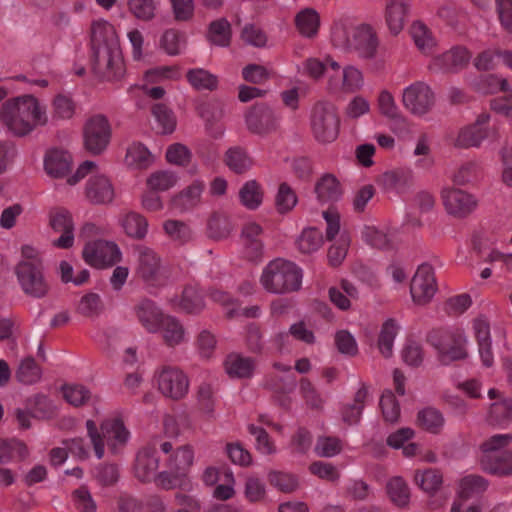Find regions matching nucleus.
Instances as JSON below:
<instances>
[{
	"label": "nucleus",
	"mask_w": 512,
	"mask_h": 512,
	"mask_svg": "<svg viewBox=\"0 0 512 512\" xmlns=\"http://www.w3.org/2000/svg\"><path fill=\"white\" fill-rule=\"evenodd\" d=\"M48 121L46 106L32 94L9 98L0 107V122L15 137H25Z\"/></svg>",
	"instance_id": "nucleus-1"
},
{
	"label": "nucleus",
	"mask_w": 512,
	"mask_h": 512,
	"mask_svg": "<svg viewBox=\"0 0 512 512\" xmlns=\"http://www.w3.org/2000/svg\"><path fill=\"white\" fill-rule=\"evenodd\" d=\"M93 71L101 79L113 81L124 73V64L114 27L107 21L92 24Z\"/></svg>",
	"instance_id": "nucleus-2"
},
{
	"label": "nucleus",
	"mask_w": 512,
	"mask_h": 512,
	"mask_svg": "<svg viewBox=\"0 0 512 512\" xmlns=\"http://www.w3.org/2000/svg\"><path fill=\"white\" fill-rule=\"evenodd\" d=\"M17 281L23 293L29 297L44 298L50 286L44 276L41 254L31 245H23L21 259L14 268Z\"/></svg>",
	"instance_id": "nucleus-3"
},
{
	"label": "nucleus",
	"mask_w": 512,
	"mask_h": 512,
	"mask_svg": "<svg viewBox=\"0 0 512 512\" xmlns=\"http://www.w3.org/2000/svg\"><path fill=\"white\" fill-rule=\"evenodd\" d=\"M302 277V270L295 263L276 258L263 268L259 281L268 293L287 294L300 289Z\"/></svg>",
	"instance_id": "nucleus-4"
},
{
	"label": "nucleus",
	"mask_w": 512,
	"mask_h": 512,
	"mask_svg": "<svg viewBox=\"0 0 512 512\" xmlns=\"http://www.w3.org/2000/svg\"><path fill=\"white\" fill-rule=\"evenodd\" d=\"M86 428L98 459L104 456L105 444L113 453H116L126 445L130 437L123 422L117 418L103 421L100 427L101 433L98 432L96 424L92 420L86 422Z\"/></svg>",
	"instance_id": "nucleus-5"
},
{
	"label": "nucleus",
	"mask_w": 512,
	"mask_h": 512,
	"mask_svg": "<svg viewBox=\"0 0 512 512\" xmlns=\"http://www.w3.org/2000/svg\"><path fill=\"white\" fill-rule=\"evenodd\" d=\"M310 128L319 143L335 141L340 130V117L336 106L327 101L317 102L311 110Z\"/></svg>",
	"instance_id": "nucleus-6"
},
{
	"label": "nucleus",
	"mask_w": 512,
	"mask_h": 512,
	"mask_svg": "<svg viewBox=\"0 0 512 512\" xmlns=\"http://www.w3.org/2000/svg\"><path fill=\"white\" fill-rule=\"evenodd\" d=\"M428 341L436 349L438 358L443 364L465 359L468 355V337L463 329L433 331Z\"/></svg>",
	"instance_id": "nucleus-7"
},
{
	"label": "nucleus",
	"mask_w": 512,
	"mask_h": 512,
	"mask_svg": "<svg viewBox=\"0 0 512 512\" xmlns=\"http://www.w3.org/2000/svg\"><path fill=\"white\" fill-rule=\"evenodd\" d=\"M136 274L152 286H162L172 278L171 267L164 263L160 256L151 248L137 246Z\"/></svg>",
	"instance_id": "nucleus-8"
},
{
	"label": "nucleus",
	"mask_w": 512,
	"mask_h": 512,
	"mask_svg": "<svg viewBox=\"0 0 512 512\" xmlns=\"http://www.w3.org/2000/svg\"><path fill=\"white\" fill-rule=\"evenodd\" d=\"M490 116L486 113L480 114L476 121L462 127L453 141L457 148L479 147L485 139L498 140L499 133L496 126H489Z\"/></svg>",
	"instance_id": "nucleus-9"
},
{
	"label": "nucleus",
	"mask_w": 512,
	"mask_h": 512,
	"mask_svg": "<svg viewBox=\"0 0 512 512\" xmlns=\"http://www.w3.org/2000/svg\"><path fill=\"white\" fill-rule=\"evenodd\" d=\"M328 71L327 89L331 93H354L364 85V76L360 69L348 65L341 69L338 62L331 60Z\"/></svg>",
	"instance_id": "nucleus-10"
},
{
	"label": "nucleus",
	"mask_w": 512,
	"mask_h": 512,
	"mask_svg": "<svg viewBox=\"0 0 512 512\" xmlns=\"http://www.w3.org/2000/svg\"><path fill=\"white\" fill-rule=\"evenodd\" d=\"M83 260L91 267L102 269L121 261L122 253L112 241H88L82 250Z\"/></svg>",
	"instance_id": "nucleus-11"
},
{
	"label": "nucleus",
	"mask_w": 512,
	"mask_h": 512,
	"mask_svg": "<svg viewBox=\"0 0 512 512\" xmlns=\"http://www.w3.org/2000/svg\"><path fill=\"white\" fill-rule=\"evenodd\" d=\"M159 391L173 400L185 397L189 390L187 375L176 366H163L156 372Z\"/></svg>",
	"instance_id": "nucleus-12"
},
{
	"label": "nucleus",
	"mask_w": 512,
	"mask_h": 512,
	"mask_svg": "<svg viewBox=\"0 0 512 512\" xmlns=\"http://www.w3.org/2000/svg\"><path fill=\"white\" fill-rule=\"evenodd\" d=\"M111 138V126L103 115L91 117L84 127V143L86 149L93 154L102 153Z\"/></svg>",
	"instance_id": "nucleus-13"
},
{
	"label": "nucleus",
	"mask_w": 512,
	"mask_h": 512,
	"mask_svg": "<svg viewBox=\"0 0 512 512\" xmlns=\"http://www.w3.org/2000/svg\"><path fill=\"white\" fill-rule=\"evenodd\" d=\"M437 291V282L434 269L430 264L423 263L418 266L410 284V293L413 301L419 305L428 303Z\"/></svg>",
	"instance_id": "nucleus-14"
},
{
	"label": "nucleus",
	"mask_w": 512,
	"mask_h": 512,
	"mask_svg": "<svg viewBox=\"0 0 512 512\" xmlns=\"http://www.w3.org/2000/svg\"><path fill=\"white\" fill-rule=\"evenodd\" d=\"M403 104L414 115L423 116L435 103V96L428 85L416 82L403 92Z\"/></svg>",
	"instance_id": "nucleus-15"
},
{
	"label": "nucleus",
	"mask_w": 512,
	"mask_h": 512,
	"mask_svg": "<svg viewBox=\"0 0 512 512\" xmlns=\"http://www.w3.org/2000/svg\"><path fill=\"white\" fill-rule=\"evenodd\" d=\"M441 197L447 213L456 218L467 217L478 206L476 197L461 189L445 188Z\"/></svg>",
	"instance_id": "nucleus-16"
},
{
	"label": "nucleus",
	"mask_w": 512,
	"mask_h": 512,
	"mask_svg": "<svg viewBox=\"0 0 512 512\" xmlns=\"http://www.w3.org/2000/svg\"><path fill=\"white\" fill-rule=\"evenodd\" d=\"M84 195L93 205H110L116 197V191L107 175L94 173L86 182Z\"/></svg>",
	"instance_id": "nucleus-17"
},
{
	"label": "nucleus",
	"mask_w": 512,
	"mask_h": 512,
	"mask_svg": "<svg viewBox=\"0 0 512 512\" xmlns=\"http://www.w3.org/2000/svg\"><path fill=\"white\" fill-rule=\"evenodd\" d=\"M49 225L60 237L53 240V246L60 249H69L74 244V221L69 211L56 209L49 214Z\"/></svg>",
	"instance_id": "nucleus-18"
},
{
	"label": "nucleus",
	"mask_w": 512,
	"mask_h": 512,
	"mask_svg": "<svg viewBox=\"0 0 512 512\" xmlns=\"http://www.w3.org/2000/svg\"><path fill=\"white\" fill-rule=\"evenodd\" d=\"M279 121V116L265 105H256L245 115L247 129L254 134H267L276 130Z\"/></svg>",
	"instance_id": "nucleus-19"
},
{
	"label": "nucleus",
	"mask_w": 512,
	"mask_h": 512,
	"mask_svg": "<svg viewBox=\"0 0 512 512\" xmlns=\"http://www.w3.org/2000/svg\"><path fill=\"white\" fill-rule=\"evenodd\" d=\"M159 458L156 443L143 447L136 456L134 475L141 482L153 481L158 474Z\"/></svg>",
	"instance_id": "nucleus-20"
},
{
	"label": "nucleus",
	"mask_w": 512,
	"mask_h": 512,
	"mask_svg": "<svg viewBox=\"0 0 512 512\" xmlns=\"http://www.w3.org/2000/svg\"><path fill=\"white\" fill-rule=\"evenodd\" d=\"M353 42L348 51H354L362 59H372L376 56L378 39L376 33L369 25H359L355 32Z\"/></svg>",
	"instance_id": "nucleus-21"
},
{
	"label": "nucleus",
	"mask_w": 512,
	"mask_h": 512,
	"mask_svg": "<svg viewBox=\"0 0 512 512\" xmlns=\"http://www.w3.org/2000/svg\"><path fill=\"white\" fill-rule=\"evenodd\" d=\"M385 10L384 18L389 32L392 35H398L404 28L409 5L407 0H384Z\"/></svg>",
	"instance_id": "nucleus-22"
},
{
	"label": "nucleus",
	"mask_w": 512,
	"mask_h": 512,
	"mask_svg": "<svg viewBox=\"0 0 512 512\" xmlns=\"http://www.w3.org/2000/svg\"><path fill=\"white\" fill-rule=\"evenodd\" d=\"M470 60V54L464 47H453L432 60L431 67L446 72H456L464 68Z\"/></svg>",
	"instance_id": "nucleus-23"
},
{
	"label": "nucleus",
	"mask_w": 512,
	"mask_h": 512,
	"mask_svg": "<svg viewBox=\"0 0 512 512\" xmlns=\"http://www.w3.org/2000/svg\"><path fill=\"white\" fill-rule=\"evenodd\" d=\"M136 315L142 326L150 333H157L168 315L151 300L144 299L136 306Z\"/></svg>",
	"instance_id": "nucleus-24"
},
{
	"label": "nucleus",
	"mask_w": 512,
	"mask_h": 512,
	"mask_svg": "<svg viewBox=\"0 0 512 512\" xmlns=\"http://www.w3.org/2000/svg\"><path fill=\"white\" fill-rule=\"evenodd\" d=\"M71 154L63 149H51L44 158V168L48 175L61 178L68 174L72 168Z\"/></svg>",
	"instance_id": "nucleus-25"
},
{
	"label": "nucleus",
	"mask_w": 512,
	"mask_h": 512,
	"mask_svg": "<svg viewBox=\"0 0 512 512\" xmlns=\"http://www.w3.org/2000/svg\"><path fill=\"white\" fill-rule=\"evenodd\" d=\"M171 303L174 307L188 314L200 313L205 307L202 294L199 292L198 288L193 285L185 286L181 295L174 296L171 299Z\"/></svg>",
	"instance_id": "nucleus-26"
},
{
	"label": "nucleus",
	"mask_w": 512,
	"mask_h": 512,
	"mask_svg": "<svg viewBox=\"0 0 512 512\" xmlns=\"http://www.w3.org/2000/svg\"><path fill=\"white\" fill-rule=\"evenodd\" d=\"M163 342L168 347H176L188 340V334L182 322L174 316L168 315L164 318L159 331Z\"/></svg>",
	"instance_id": "nucleus-27"
},
{
	"label": "nucleus",
	"mask_w": 512,
	"mask_h": 512,
	"mask_svg": "<svg viewBox=\"0 0 512 512\" xmlns=\"http://www.w3.org/2000/svg\"><path fill=\"white\" fill-rule=\"evenodd\" d=\"M224 367L229 377L245 379L253 376L256 368V362L251 357L232 353L226 357Z\"/></svg>",
	"instance_id": "nucleus-28"
},
{
	"label": "nucleus",
	"mask_w": 512,
	"mask_h": 512,
	"mask_svg": "<svg viewBox=\"0 0 512 512\" xmlns=\"http://www.w3.org/2000/svg\"><path fill=\"white\" fill-rule=\"evenodd\" d=\"M480 465L489 474L498 476L512 475V451L505 450L494 456H481Z\"/></svg>",
	"instance_id": "nucleus-29"
},
{
	"label": "nucleus",
	"mask_w": 512,
	"mask_h": 512,
	"mask_svg": "<svg viewBox=\"0 0 512 512\" xmlns=\"http://www.w3.org/2000/svg\"><path fill=\"white\" fill-rule=\"evenodd\" d=\"M315 193L319 203L329 204L338 201L342 196V187L332 174L323 175L315 185Z\"/></svg>",
	"instance_id": "nucleus-30"
},
{
	"label": "nucleus",
	"mask_w": 512,
	"mask_h": 512,
	"mask_svg": "<svg viewBox=\"0 0 512 512\" xmlns=\"http://www.w3.org/2000/svg\"><path fill=\"white\" fill-rule=\"evenodd\" d=\"M204 189V181H193L173 198L174 206L181 211H188L197 207L201 202Z\"/></svg>",
	"instance_id": "nucleus-31"
},
{
	"label": "nucleus",
	"mask_w": 512,
	"mask_h": 512,
	"mask_svg": "<svg viewBox=\"0 0 512 512\" xmlns=\"http://www.w3.org/2000/svg\"><path fill=\"white\" fill-rule=\"evenodd\" d=\"M51 119L53 122L71 120L77 111V104L68 93H58L51 100Z\"/></svg>",
	"instance_id": "nucleus-32"
},
{
	"label": "nucleus",
	"mask_w": 512,
	"mask_h": 512,
	"mask_svg": "<svg viewBox=\"0 0 512 512\" xmlns=\"http://www.w3.org/2000/svg\"><path fill=\"white\" fill-rule=\"evenodd\" d=\"M124 162L131 169H146L153 162V157L146 146L134 142L128 146Z\"/></svg>",
	"instance_id": "nucleus-33"
},
{
	"label": "nucleus",
	"mask_w": 512,
	"mask_h": 512,
	"mask_svg": "<svg viewBox=\"0 0 512 512\" xmlns=\"http://www.w3.org/2000/svg\"><path fill=\"white\" fill-rule=\"evenodd\" d=\"M193 460V450L189 446H182L170 455L167 461V468L182 478L187 479V471L192 466Z\"/></svg>",
	"instance_id": "nucleus-34"
},
{
	"label": "nucleus",
	"mask_w": 512,
	"mask_h": 512,
	"mask_svg": "<svg viewBox=\"0 0 512 512\" xmlns=\"http://www.w3.org/2000/svg\"><path fill=\"white\" fill-rule=\"evenodd\" d=\"M264 198V189L256 180H249L239 190L241 204L249 210L260 207Z\"/></svg>",
	"instance_id": "nucleus-35"
},
{
	"label": "nucleus",
	"mask_w": 512,
	"mask_h": 512,
	"mask_svg": "<svg viewBox=\"0 0 512 512\" xmlns=\"http://www.w3.org/2000/svg\"><path fill=\"white\" fill-rule=\"evenodd\" d=\"M356 31H359V26H354L347 20L336 22L331 32L333 45L344 50H349Z\"/></svg>",
	"instance_id": "nucleus-36"
},
{
	"label": "nucleus",
	"mask_w": 512,
	"mask_h": 512,
	"mask_svg": "<svg viewBox=\"0 0 512 512\" xmlns=\"http://www.w3.org/2000/svg\"><path fill=\"white\" fill-rule=\"evenodd\" d=\"M124 232L131 238L142 239L147 234L148 223L146 219L136 212H128L119 218Z\"/></svg>",
	"instance_id": "nucleus-37"
},
{
	"label": "nucleus",
	"mask_w": 512,
	"mask_h": 512,
	"mask_svg": "<svg viewBox=\"0 0 512 512\" xmlns=\"http://www.w3.org/2000/svg\"><path fill=\"white\" fill-rule=\"evenodd\" d=\"M28 455L29 450L22 441L0 438V463L24 460Z\"/></svg>",
	"instance_id": "nucleus-38"
},
{
	"label": "nucleus",
	"mask_w": 512,
	"mask_h": 512,
	"mask_svg": "<svg viewBox=\"0 0 512 512\" xmlns=\"http://www.w3.org/2000/svg\"><path fill=\"white\" fill-rule=\"evenodd\" d=\"M295 24L302 36L311 38L318 32L320 18L314 9L306 8L296 15Z\"/></svg>",
	"instance_id": "nucleus-39"
},
{
	"label": "nucleus",
	"mask_w": 512,
	"mask_h": 512,
	"mask_svg": "<svg viewBox=\"0 0 512 512\" xmlns=\"http://www.w3.org/2000/svg\"><path fill=\"white\" fill-rule=\"evenodd\" d=\"M390 500L398 507H407L410 501V489L408 484L400 476L392 477L386 485Z\"/></svg>",
	"instance_id": "nucleus-40"
},
{
	"label": "nucleus",
	"mask_w": 512,
	"mask_h": 512,
	"mask_svg": "<svg viewBox=\"0 0 512 512\" xmlns=\"http://www.w3.org/2000/svg\"><path fill=\"white\" fill-rule=\"evenodd\" d=\"M488 481L480 475H467L459 482L458 495L463 500H468L486 491Z\"/></svg>",
	"instance_id": "nucleus-41"
},
{
	"label": "nucleus",
	"mask_w": 512,
	"mask_h": 512,
	"mask_svg": "<svg viewBox=\"0 0 512 512\" xmlns=\"http://www.w3.org/2000/svg\"><path fill=\"white\" fill-rule=\"evenodd\" d=\"M207 38L210 43L219 47H227L231 42V25L225 18L212 21L209 25Z\"/></svg>",
	"instance_id": "nucleus-42"
},
{
	"label": "nucleus",
	"mask_w": 512,
	"mask_h": 512,
	"mask_svg": "<svg viewBox=\"0 0 512 512\" xmlns=\"http://www.w3.org/2000/svg\"><path fill=\"white\" fill-rule=\"evenodd\" d=\"M417 423L424 430L437 434L442 430L445 419L438 409L427 407L418 412Z\"/></svg>",
	"instance_id": "nucleus-43"
},
{
	"label": "nucleus",
	"mask_w": 512,
	"mask_h": 512,
	"mask_svg": "<svg viewBox=\"0 0 512 512\" xmlns=\"http://www.w3.org/2000/svg\"><path fill=\"white\" fill-rule=\"evenodd\" d=\"M491 424L506 427L512 421V400L502 399L491 404L488 414Z\"/></svg>",
	"instance_id": "nucleus-44"
},
{
	"label": "nucleus",
	"mask_w": 512,
	"mask_h": 512,
	"mask_svg": "<svg viewBox=\"0 0 512 512\" xmlns=\"http://www.w3.org/2000/svg\"><path fill=\"white\" fill-rule=\"evenodd\" d=\"M156 129L161 134H170L175 130L176 117L173 111L164 104L158 103L152 107Z\"/></svg>",
	"instance_id": "nucleus-45"
},
{
	"label": "nucleus",
	"mask_w": 512,
	"mask_h": 512,
	"mask_svg": "<svg viewBox=\"0 0 512 512\" xmlns=\"http://www.w3.org/2000/svg\"><path fill=\"white\" fill-rule=\"evenodd\" d=\"M399 326L393 319L386 320L380 330L378 338V349L380 353L389 358L393 354V345L398 333Z\"/></svg>",
	"instance_id": "nucleus-46"
},
{
	"label": "nucleus",
	"mask_w": 512,
	"mask_h": 512,
	"mask_svg": "<svg viewBox=\"0 0 512 512\" xmlns=\"http://www.w3.org/2000/svg\"><path fill=\"white\" fill-rule=\"evenodd\" d=\"M233 230L229 218L220 213H213L207 223L208 236L214 240L227 238Z\"/></svg>",
	"instance_id": "nucleus-47"
},
{
	"label": "nucleus",
	"mask_w": 512,
	"mask_h": 512,
	"mask_svg": "<svg viewBox=\"0 0 512 512\" xmlns=\"http://www.w3.org/2000/svg\"><path fill=\"white\" fill-rule=\"evenodd\" d=\"M127 7L136 19L148 22L156 17L158 2L156 0H127Z\"/></svg>",
	"instance_id": "nucleus-48"
},
{
	"label": "nucleus",
	"mask_w": 512,
	"mask_h": 512,
	"mask_svg": "<svg viewBox=\"0 0 512 512\" xmlns=\"http://www.w3.org/2000/svg\"><path fill=\"white\" fill-rule=\"evenodd\" d=\"M187 80L196 90H214L217 88L218 79L215 75L202 68L191 69L187 72Z\"/></svg>",
	"instance_id": "nucleus-49"
},
{
	"label": "nucleus",
	"mask_w": 512,
	"mask_h": 512,
	"mask_svg": "<svg viewBox=\"0 0 512 512\" xmlns=\"http://www.w3.org/2000/svg\"><path fill=\"white\" fill-rule=\"evenodd\" d=\"M411 36L415 45L423 53L428 54L435 46L434 38L432 37L427 26L421 21H415L410 28Z\"/></svg>",
	"instance_id": "nucleus-50"
},
{
	"label": "nucleus",
	"mask_w": 512,
	"mask_h": 512,
	"mask_svg": "<svg viewBox=\"0 0 512 512\" xmlns=\"http://www.w3.org/2000/svg\"><path fill=\"white\" fill-rule=\"evenodd\" d=\"M163 229L165 234L174 242L184 244L192 239L190 227L181 220H166L163 223Z\"/></svg>",
	"instance_id": "nucleus-51"
},
{
	"label": "nucleus",
	"mask_w": 512,
	"mask_h": 512,
	"mask_svg": "<svg viewBox=\"0 0 512 512\" xmlns=\"http://www.w3.org/2000/svg\"><path fill=\"white\" fill-rule=\"evenodd\" d=\"M322 245V232L317 228L304 229L297 240L298 249L305 254L316 252Z\"/></svg>",
	"instance_id": "nucleus-52"
},
{
	"label": "nucleus",
	"mask_w": 512,
	"mask_h": 512,
	"mask_svg": "<svg viewBox=\"0 0 512 512\" xmlns=\"http://www.w3.org/2000/svg\"><path fill=\"white\" fill-rule=\"evenodd\" d=\"M298 202L294 190L287 184L281 183L275 195V208L278 213L286 214L293 210Z\"/></svg>",
	"instance_id": "nucleus-53"
},
{
	"label": "nucleus",
	"mask_w": 512,
	"mask_h": 512,
	"mask_svg": "<svg viewBox=\"0 0 512 512\" xmlns=\"http://www.w3.org/2000/svg\"><path fill=\"white\" fill-rule=\"evenodd\" d=\"M414 480L416 484L427 493L436 492L442 485V475L436 469L416 471Z\"/></svg>",
	"instance_id": "nucleus-54"
},
{
	"label": "nucleus",
	"mask_w": 512,
	"mask_h": 512,
	"mask_svg": "<svg viewBox=\"0 0 512 512\" xmlns=\"http://www.w3.org/2000/svg\"><path fill=\"white\" fill-rule=\"evenodd\" d=\"M104 310V304L99 294L87 293L79 301L77 312L89 318L98 317Z\"/></svg>",
	"instance_id": "nucleus-55"
},
{
	"label": "nucleus",
	"mask_w": 512,
	"mask_h": 512,
	"mask_svg": "<svg viewBox=\"0 0 512 512\" xmlns=\"http://www.w3.org/2000/svg\"><path fill=\"white\" fill-rule=\"evenodd\" d=\"M41 375V369L32 357L23 359L16 371L17 380L23 384H34L41 379Z\"/></svg>",
	"instance_id": "nucleus-56"
},
{
	"label": "nucleus",
	"mask_w": 512,
	"mask_h": 512,
	"mask_svg": "<svg viewBox=\"0 0 512 512\" xmlns=\"http://www.w3.org/2000/svg\"><path fill=\"white\" fill-rule=\"evenodd\" d=\"M225 162L236 173H242L252 166V160L246 151L240 147L230 148L226 152Z\"/></svg>",
	"instance_id": "nucleus-57"
},
{
	"label": "nucleus",
	"mask_w": 512,
	"mask_h": 512,
	"mask_svg": "<svg viewBox=\"0 0 512 512\" xmlns=\"http://www.w3.org/2000/svg\"><path fill=\"white\" fill-rule=\"evenodd\" d=\"M178 177L171 171H156L147 179V185L154 191H166L176 185Z\"/></svg>",
	"instance_id": "nucleus-58"
},
{
	"label": "nucleus",
	"mask_w": 512,
	"mask_h": 512,
	"mask_svg": "<svg viewBox=\"0 0 512 512\" xmlns=\"http://www.w3.org/2000/svg\"><path fill=\"white\" fill-rule=\"evenodd\" d=\"M270 484L284 493H292L297 490L299 483L295 475L274 471L268 476Z\"/></svg>",
	"instance_id": "nucleus-59"
},
{
	"label": "nucleus",
	"mask_w": 512,
	"mask_h": 512,
	"mask_svg": "<svg viewBox=\"0 0 512 512\" xmlns=\"http://www.w3.org/2000/svg\"><path fill=\"white\" fill-rule=\"evenodd\" d=\"M512 442V434H495L490 438L483 441L480 445L481 456L489 455L494 456L500 453L502 448H505Z\"/></svg>",
	"instance_id": "nucleus-60"
},
{
	"label": "nucleus",
	"mask_w": 512,
	"mask_h": 512,
	"mask_svg": "<svg viewBox=\"0 0 512 512\" xmlns=\"http://www.w3.org/2000/svg\"><path fill=\"white\" fill-rule=\"evenodd\" d=\"M378 106L381 114L385 117L397 123H404L405 119L400 114L398 107L395 104L394 98L389 92L383 91L380 93L378 98Z\"/></svg>",
	"instance_id": "nucleus-61"
},
{
	"label": "nucleus",
	"mask_w": 512,
	"mask_h": 512,
	"mask_svg": "<svg viewBox=\"0 0 512 512\" xmlns=\"http://www.w3.org/2000/svg\"><path fill=\"white\" fill-rule=\"evenodd\" d=\"M153 481L158 487L165 490L183 488L188 484V479L182 478L169 468L162 472H158Z\"/></svg>",
	"instance_id": "nucleus-62"
},
{
	"label": "nucleus",
	"mask_w": 512,
	"mask_h": 512,
	"mask_svg": "<svg viewBox=\"0 0 512 512\" xmlns=\"http://www.w3.org/2000/svg\"><path fill=\"white\" fill-rule=\"evenodd\" d=\"M479 175V166L475 162H466L460 165L452 175V181L456 185H466L474 181Z\"/></svg>",
	"instance_id": "nucleus-63"
},
{
	"label": "nucleus",
	"mask_w": 512,
	"mask_h": 512,
	"mask_svg": "<svg viewBox=\"0 0 512 512\" xmlns=\"http://www.w3.org/2000/svg\"><path fill=\"white\" fill-rule=\"evenodd\" d=\"M72 501L80 512H96L97 505L86 487H80L72 492Z\"/></svg>",
	"instance_id": "nucleus-64"
}]
</instances>
